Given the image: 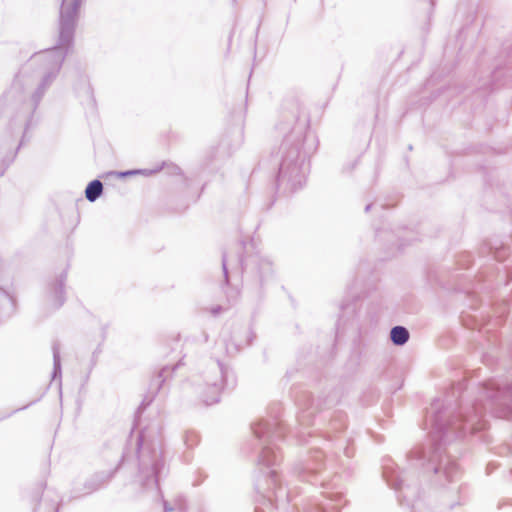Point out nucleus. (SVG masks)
Returning <instances> with one entry per match:
<instances>
[{
  "label": "nucleus",
  "mask_w": 512,
  "mask_h": 512,
  "mask_svg": "<svg viewBox=\"0 0 512 512\" xmlns=\"http://www.w3.org/2000/svg\"><path fill=\"white\" fill-rule=\"evenodd\" d=\"M302 130L286 135L279 147V184H290L292 190H297L305 184L303 171V158L300 153L302 143Z\"/></svg>",
  "instance_id": "obj_3"
},
{
  "label": "nucleus",
  "mask_w": 512,
  "mask_h": 512,
  "mask_svg": "<svg viewBox=\"0 0 512 512\" xmlns=\"http://www.w3.org/2000/svg\"><path fill=\"white\" fill-rule=\"evenodd\" d=\"M220 310H221V307H217V308L213 309V311H212V312H213L214 314H217V313H219V312H220Z\"/></svg>",
  "instance_id": "obj_21"
},
{
  "label": "nucleus",
  "mask_w": 512,
  "mask_h": 512,
  "mask_svg": "<svg viewBox=\"0 0 512 512\" xmlns=\"http://www.w3.org/2000/svg\"><path fill=\"white\" fill-rule=\"evenodd\" d=\"M138 172H139V171H127V172H123V173H121V176L137 174Z\"/></svg>",
  "instance_id": "obj_19"
},
{
  "label": "nucleus",
  "mask_w": 512,
  "mask_h": 512,
  "mask_svg": "<svg viewBox=\"0 0 512 512\" xmlns=\"http://www.w3.org/2000/svg\"><path fill=\"white\" fill-rule=\"evenodd\" d=\"M204 388L203 401L206 405L218 403L221 391L226 386L234 387L236 384L232 373H229L224 365L219 362H213L203 373Z\"/></svg>",
  "instance_id": "obj_5"
},
{
  "label": "nucleus",
  "mask_w": 512,
  "mask_h": 512,
  "mask_svg": "<svg viewBox=\"0 0 512 512\" xmlns=\"http://www.w3.org/2000/svg\"><path fill=\"white\" fill-rule=\"evenodd\" d=\"M222 269L225 281L228 282L227 255L225 253L222 255Z\"/></svg>",
  "instance_id": "obj_18"
},
{
  "label": "nucleus",
  "mask_w": 512,
  "mask_h": 512,
  "mask_svg": "<svg viewBox=\"0 0 512 512\" xmlns=\"http://www.w3.org/2000/svg\"><path fill=\"white\" fill-rule=\"evenodd\" d=\"M102 191H103L102 182L100 180L95 179V180L91 181L86 187V190H85L86 199L90 202H94L95 200H97L100 197V195L102 194Z\"/></svg>",
  "instance_id": "obj_12"
},
{
  "label": "nucleus",
  "mask_w": 512,
  "mask_h": 512,
  "mask_svg": "<svg viewBox=\"0 0 512 512\" xmlns=\"http://www.w3.org/2000/svg\"><path fill=\"white\" fill-rule=\"evenodd\" d=\"M56 298H57V307H60L63 305L65 298H64V281L60 280L57 288H56Z\"/></svg>",
  "instance_id": "obj_15"
},
{
  "label": "nucleus",
  "mask_w": 512,
  "mask_h": 512,
  "mask_svg": "<svg viewBox=\"0 0 512 512\" xmlns=\"http://www.w3.org/2000/svg\"><path fill=\"white\" fill-rule=\"evenodd\" d=\"M163 166H164V163L162 164V166H161V167H159L158 169L154 170V172L159 171V170H162Z\"/></svg>",
  "instance_id": "obj_25"
},
{
  "label": "nucleus",
  "mask_w": 512,
  "mask_h": 512,
  "mask_svg": "<svg viewBox=\"0 0 512 512\" xmlns=\"http://www.w3.org/2000/svg\"><path fill=\"white\" fill-rule=\"evenodd\" d=\"M163 469L164 462L160 451L153 449L149 456L141 455L140 472L145 475L147 481L151 477L155 483H158L159 475Z\"/></svg>",
  "instance_id": "obj_8"
},
{
  "label": "nucleus",
  "mask_w": 512,
  "mask_h": 512,
  "mask_svg": "<svg viewBox=\"0 0 512 512\" xmlns=\"http://www.w3.org/2000/svg\"><path fill=\"white\" fill-rule=\"evenodd\" d=\"M82 2L83 0H62L57 44L53 48L37 54L33 59L35 63L41 65L44 75L29 101L24 100L28 114L36 110L47 87L60 71L67 52L73 46L76 22Z\"/></svg>",
  "instance_id": "obj_1"
},
{
  "label": "nucleus",
  "mask_w": 512,
  "mask_h": 512,
  "mask_svg": "<svg viewBox=\"0 0 512 512\" xmlns=\"http://www.w3.org/2000/svg\"><path fill=\"white\" fill-rule=\"evenodd\" d=\"M264 265H265V268H266V270H267V271H268V270H270V263L265 262V264H264Z\"/></svg>",
  "instance_id": "obj_24"
},
{
  "label": "nucleus",
  "mask_w": 512,
  "mask_h": 512,
  "mask_svg": "<svg viewBox=\"0 0 512 512\" xmlns=\"http://www.w3.org/2000/svg\"><path fill=\"white\" fill-rule=\"evenodd\" d=\"M137 445H138V449H140L142 447V445H143V437L142 436H140L138 438Z\"/></svg>",
  "instance_id": "obj_20"
},
{
  "label": "nucleus",
  "mask_w": 512,
  "mask_h": 512,
  "mask_svg": "<svg viewBox=\"0 0 512 512\" xmlns=\"http://www.w3.org/2000/svg\"><path fill=\"white\" fill-rule=\"evenodd\" d=\"M53 372L52 378L55 379L57 376H61V359H60V347L57 342L53 343Z\"/></svg>",
  "instance_id": "obj_14"
},
{
  "label": "nucleus",
  "mask_w": 512,
  "mask_h": 512,
  "mask_svg": "<svg viewBox=\"0 0 512 512\" xmlns=\"http://www.w3.org/2000/svg\"><path fill=\"white\" fill-rule=\"evenodd\" d=\"M333 501H336L337 503L340 502L341 500V496L340 495H336V499H332Z\"/></svg>",
  "instance_id": "obj_22"
},
{
  "label": "nucleus",
  "mask_w": 512,
  "mask_h": 512,
  "mask_svg": "<svg viewBox=\"0 0 512 512\" xmlns=\"http://www.w3.org/2000/svg\"><path fill=\"white\" fill-rule=\"evenodd\" d=\"M484 393L495 405L497 417L512 419V385H501L497 381H490L485 385Z\"/></svg>",
  "instance_id": "obj_6"
},
{
  "label": "nucleus",
  "mask_w": 512,
  "mask_h": 512,
  "mask_svg": "<svg viewBox=\"0 0 512 512\" xmlns=\"http://www.w3.org/2000/svg\"><path fill=\"white\" fill-rule=\"evenodd\" d=\"M198 442V435L195 432H187L185 434V444L192 447Z\"/></svg>",
  "instance_id": "obj_16"
},
{
  "label": "nucleus",
  "mask_w": 512,
  "mask_h": 512,
  "mask_svg": "<svg viewBox=\"0 0 512 512\" xmlns=\"http://www.w3.org/2000/svg\"><path fill=\"white\" fill-rule=\"evenodd\" d=\"M390 337L395 345L402 346L409 340V332L403 326H395L391 329Z\"/></svg>",
  "instance_id": "obj_11"
},
{
  "label": "nucleus",
  "mask_w": 512,
  "mask_h": 512,
  "mask_svg": "<svg viewBox=\"0 0 512 512\" xmlns=\"http://www.w3.org/2000/svg\"><path fill=\"white\" fill-rule=\"evenodd\" d=\"M442 402L437 399L431 404L433 416L431 418L430 435L436 446L450 442L455 438L465 437L484 428L482 411L475 408L473 414H452L447 409L441 410Z\"/></svg>",
  "instance_id": "obj_2"
},
{
  "label": "nucleus",
  "mask_w": 512,
  "mask_h": 512,
  "mask_svg": "<svg viewBox=\"0 0 512 512\" xmlns=\"http://www.w3.org/2000/svg\"><path fill=\"white\" fill-rule=\"evenodd\" d=\"M252 430L255 437L263 444H265L258 458V464L266 468L275 466L281 458L280 454L276 452L273 447L266 444L268 439L277 438L279 436L275 429V425L272 429V425L268 421H261L255 423L252 426Z\"/></svg>",
  "instance_id": "obj_7"
},
{
  "label": "nucleus",
  "mask_w": 512,
  "mask_h": 512,
  "mask_svg": "<svg viewBox=\"0 0 512 512\" xmlns=\"http://www.w3.org/2000/svg\"><path fill=\"white\" fill-rule=\"evenodd\" d=\"M29 83L30 77L26 74V72H20L17 74L11 88L12 96L22 98Z\"/></svg>",
  "instance_id": "obj_10"
},
{
  "label": "nucleus",
  "mask_w": 512,
  "mask_h": 512,
  "mask_svg": "<svg viewBox=\"0 0 512 512\" xmlns=\"http://www.w3.org/2000/svg\"><path fill=\"white\" fill-rule=\"evenodd\" d=\"M371 207H372V204H368V205L365 207V212L370 211Z\"/></svg>",
  "instance_id": "obj_23"
},
{
  "label": "nucleus",
  "mask_w": 512,
  "mask_h": 512,
  "mask_svg": "<svg viewBox=\"0 0 512 512\" xmlns=\"http://www.w3.org/2000/svg\"><path fill=\"white\" fill-rule=\"evenodd\" d=\"M434 472L436 474H443V476H445L446 479L450 482L457 477L459 474V469L456 462L446 457L444 460H441L439 466L434 469Z\"/></svg>",
  "instance_id": "obj_9"
},
{
  "label": "nucleus",
  "mask_w": 512,
  "mask_h": 512,
  "mask_svg": "<svg viewBox=\"0 0 512 512\" xmlns=\"http://www.w3.org/2000/svg\"><path fill=\"white\" fill-rule=\"evenodd\" d=\"M166 371V369H162V372L160 373V377L162 376V374Z\"/></svg>",
  "instance_id": "obj_26"
},
{
  "label": "nucleus",
  "mask_w": 512,
  "mask_h": 512,
  "mask_svg": "<svg viewBox=\"0 0 512 512\" xmlns=\"http://www.w3.org/2000/svg\"><path fill=\"white\" fill-rule=\"evenodd\" d=\"M163 506H164V511H165V512H172V511L176 510V508H175V507L170 506V505L168 504V502H167V501H165V500H163ZM177 509H178V510H180V511H184V510H185V506H184V505H179V506L177 507Z\"/></svg>",
  "instance_id": "obj_17"
},
{
  "label": "nucleus",
  "mask_w": 512,
  "mask_h": 512,
  "mask_svg": "<svg viewBox=\"0 0 512 512\" xmlns=\"http://www.w3.org/2000/svg\"><path fill=\"white\" fill-rule=\"evenodd\" d=\"M384 476L386 478L387 483L394 488L395 490H400L403 487V479L401 476L394 472L390 471V468L388 466H385L384 468Z\"/></svg>",
  "instance_id": "obj_13"
},
{
  "label": "nucleus",
  "mask_w": 512,
  "mask_h": 512,
  "mask_svg": "<svg viewBox=\"0 0 512 512\" xmlns=\"http://www.w3.org/2000/svg\"><path fill=\"white\" fill-rule=\"evenodd\" d=\"M255 488L259 494L255 512H272L274 509L273 498L276 502L289 501V495L279 483L275 469H271L267 475L260 476L256 481Z\"/></svg>",
  "instance_id": "obj_4"
}]
</instances>
